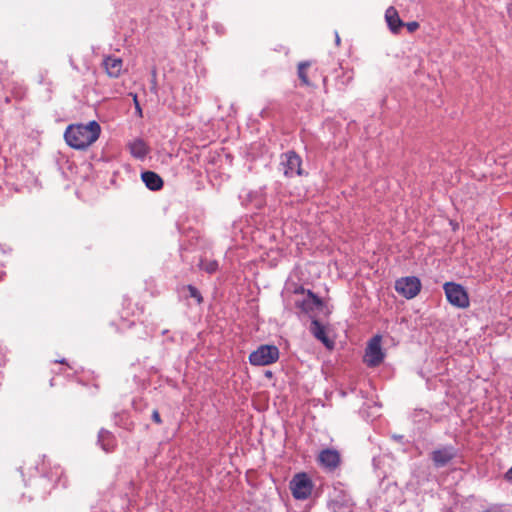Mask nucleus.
<instances>
[{
  "mask_svg": "<svg viewBox=\"0 0 512 512\" xmlns=\"http://www.w3.org/2000/svg\"><path fill=\"white\" fill-rule=\"evenodd\" d=\"M133 102H134L135 111H136L137 115L139 117H142V108H141V106L139 104V101H138V98H137L136 94L133 95Z\"/></svg>",
  "mask_w": 512,
  "mask_h": 512,
  "instance_id": "aec40b11",
  "label": "nucleus"
},
{
  "mask_svg": "<svg viewBox=\"0 0 512 512\" xmlns=\"http://www.w3.org/2000/svg\"><path fill=\"white\" fill-rule=\"evenodd\" d=\"M199 267L208 274H213L218 270L219 265L218 262L214 259H201L199 262Z\"/></svg>",
  "mask_w": 512,
  "mask_h": 512,
  "instance_id": "f3484780",
  "label": "nucleus"
},
{
  "mask_svg": "<svg viewBox=\"0 0 512 512\" xmlns=\"http://www.w3.org/2000/svg\"><path fill=\"white\" fill-rule=\"evenodd\" d=\"M313 487V482L306 473H298L290 481L291 493L297 500L310 497Z\"/></svg>",
  "mask_w": 512,
  "mask_h": 512,
  "instance_id": "39448f33",
  "label": "nucleus"
},
{
  "mask_svg": "<svg viewBox=\"0 0 512 512\" xmlns=\"http://www.w3.org/2000/svg\"><path fill=\"white\" fill-rule=\"evenodd\" d=\"M385 20L390 31L397 34L400 29L404 26V22L401 20L398 11L395 7L390 6L385 11Z\"/></svg>",
  "mask_w": 512,
  "mask_h": 512,
  "instance_id": "f8f14e48",
  "label": "nucleus"
},
{
  "mask_svg": "<svg viewBox=\"0 0 512 512\" xmlns=\"http://www.w3.org/2000/svg\"><path fill=\"white\" fill-rule=\"evenodd\" d=\"M105 437L110 438V434L106 433V435H101L102 441H104Z\"/></svg>",
  "mask_w": 512,
  "mask_h": 512,
  "instance_id": "393cba45",
  "label": "nucleus"
},
{
  "mask_svg": "<svg viewBox=\"0 0 512 512\" xmlns=\"http://www.w3.org/2000/svg\"><path fill=\"white\" fill-rule=\"evenodd\" d=\"M142 181L152 191H158L163 187L162 178L153 171H145L141 174Z\"/></svg>",
  "mask_w": 512,
  "mask_h": 512,
  "instance_id": "4468645a",
  "label": "nucleus"
},
{
  "mask_svg": "<svg viewBox=\"0 0 512 512\" xmlns=\"http://www.w3.org/2000/svg\"><path fill=\"white\" fill-rule=\"evenodd\" d=\"M279 359V349L274 345H261L249 355V362L254 366H266Z\"/></svg>",
  "mask_w": 512,
  "mask_h": 512,
  "instance_id": "20e7f679",
  "label": "nucleus"
},
{
  "mask_svg": "<svg viewBox=\"0 0 512 512\" xmlns=\"http://www.w3.org/2000/svg\"><path fill=\"white\" fill-rule=\"evenodd\" d=\"M404 26L407 28V30L410 32V33H413L415 32L418 28H419V23L417 21H411V22H408V23H404Z\"/></svg>",
  "mask_w": 512,
  "mask_h": 512,
  "instance_id": "6ab92c4d",
  "label": "nucleus"
},
{
  "mask_svg": "<svg viewBox=\"0 0 512 512\" xmlns=\"http://www.w3.org/2000/svg\"><path fill=\"white\" fill-rule=\"evenodd\" d=\"M308 298L303 301H297L296 306L304 312L313 310L314 307L322 306V300L316 296L312 291H307Z\"/></svg>",
  "mask_w": 512,
  "mask_h": 512,
  "instance_id": "2eb2a0df",
  "label": "nucleus"
},
{
  "mask_svg": "<svg viewBox=\"0 0 512 512\" xmlns=\"http://www.w3.org/2000/svg\"><path fill=\"white\" fill-rule=\"evenodd\" d=\"M103 66L109 77L118 78L123 69V61L117 57L107 56L103 60Z\"/></svg>",
  "mask_w": 512,
  "mask_h": 512,
  "instance_id": "9b49d317",
  "label": "nucleus"
},
{
  "mask_svg": "<svg viewBox=\"0 0 512 512\" xmlns=\"http://www.w3.org/2000/svg\"><path fill=\"white\" fill-rule=\"evenodd\" d=\"M130 153L139 159L144 158L148 154V146L142 139H135L129 144Z\"/></svg>",
  "mask_w": 512,
  "mask_h": 512,
  "instance_id": "dca6fc26",
  "label": "nucleus"
},
{
  "mask_svg": "<svg viewBox=\"0 0 512 512\" xmlns=\"http://www.w3.org/2000/svg\"><path fill=\"white\" fill-rule=\"evenodd\" d=\"M59 363H65V361L63 359H60Z\"/></svg>",
  "mask_w": 512,
  "mask_h": 512,
  "instance_id": "a878e982",
  "label": "nucleus"
},
{
  "mask_svg": "<svg viewBox=\"0 0 512 512\" xmlns=\"http://www.w3.org/2000/svg\"><path fill=\"white\" fill-rule=\"evenodd\" d=\"M310 331L313 336L321 341L327 348L333 347L334 342L327 337L325 327L318 320L311 322Z\"/></svg>",
  "mask_w": 512,
  "mask_h": 512,
  "instance_id": "ddd939ff",
  "label": "nucleus"
},
{
  "mask_svg": "<svg viewBox=\"0 0 512 512\" xmlns=\"http://www.w3.org/2000/svg\"><path fill=\"white\" fill-rule=\"evenodd\" d=\"M151 89L154 92H157L156 69L152 70V87H151Z\"/></svg>",
  "mask_w": 512,
  "mask_h": 512,
  "instance_id": "4be33fe9",
  "label": "nucleus"
},
{
  "mask_svg": "<svg viewBox=\"0 0 512 512\" xmlns=\"http://www.w3.org/2000/svg\"><path fill=\"white\" fill-rule=\"evenodd\" d=\"M319 464L329 471L337 469L341 463V457L335 449H324L318 455Z\"/></svg>",
  "mask_w": 512,
  "mask_h": 512,
  "instance_id": "9d476101",
  "label": "nucleus"
},
{
  "mask_svg": "<svg viewBox=\"0 0 512 512\" xmlns=\"http://www.w3.org/2000/svg\"><path fill=\"white\" fill-rule=\"evenodd\" d=\"M381 343V335H375L368 341L363 357V362L368 367H377L384 361L385 353L382 350Z\"/></svg>",
  "mask_w": 512,
  "mask_h": 512,
  "instance_id": "7ed1b4c3",
  "label": "nucleus"
},
{
  "mask_svg": "<svg viewBox=\"0 0 512 512\" xmlns=\"http://www.w3.org/2000/svg\"><path fill=\"white\" fill-rule=\"evenodd\" d=\"M504 478L506 481L512 484V467L505 473Z\"/></svg>",
  "mask_w": 512,
  "mask_h": 512,
  "instance_id": "5701e85b",
  "label": "nucleus"
},
{
  "mask_svg": "<svg viewBox=\"0 0 512 512\" xmlns=\"http://www.w3.org/2000/svg\"><path fill=\"white\" fill-rule=\"evenodd\" d=\"M298 77L302 85L305 86H315L318 80L324 78L317 68L313 69L312 63L309 61L298 64Z\"/></svg>",
  "mask_w": 512,
  "mask_h": 512,
  "instance_id": "6e6552de",
  "label": "nucleus"
},
{
  "mask_svg": "<svg viewBox=\"0 0 512 512\" xmlns=\"http://www.w3.org/2000/svg\"><path fill=\"white\" fill-rule=\"evenodd\" d=\"M187 290L189 292V296L194 298L198 304H201L203 302V297L195 286L187 285Z\"/></svg>",
  "mask_w": 512,
  "mask_h": 512,
  "instance_id": "a211bd4d",
  "label": "nucleus"
},
{
  "mask_svg": "<svg viewBox=\"0 0 512 512\" xmlns=\"http://www.w3.org/2000/svg\"><path fill=\"white\" fill-rule=\"evenodd\" d=\"M443 289L447 298V301L452 305L460 309H466L470 305L469 295L466 289L458 283L446 282L443 285Z\"/></svg>",
  "mask_w": 512,
  "mask_h": 512,
  "instance_id": "f03ea898",
  "label": "nucleus"
},
{
  "mask_svg": "<svg viewBox=\"0 0 512 512\" xmlns=\"http://www.w3.org/2000/svg\"><path fill=\"white\" fill-rule=\"evenodd\" d=\"M101 133L98 122L90 121L87 124H71L64 133L66 143L77 150H84L97 141Z\"/></svg>",
  "mask_w": 512,
  "mask_h": 512,
  "instance_id": "f257e3e1",
  "label": "nucleus"
},
{
  "mask_svg": "<svg viewBox=\"0 0 512 512\" xmlns=\"http://www.w3.org/2000/svg\"><path fill=\"white\" fill-rule=\"evenodd\" d=\"M151 417H152V420L156 424H158V425L162 424V419H161L160 413H159V411L157 409L152 411Z\"/></svg>",
  "mask_w": 512,
  "mask_h": 512,
  "instance_id": "412c9836",
  "label": "nucleus"
},
{
  "mask_svg": "<svg viewBox=\"0 0 512 512\" xmlns=\"http://www.w3.org/2000/svg\"><path fill=\"white\" fill-rule=\"evenodd\" d=\"M458 456V449L453 445H443L434 449L430 458L435 468H443Z\"/></svg>",
  "mask_w": 512,
  "mask_h": 512,
  "instance_id": "423d86ee",
  "label": "nucleus"
},
{
  "mask_svg": "<svg viewBox=\"0 0 512 512\" xmlns=\"http://www.w3.org/2000/svg\"><path fill=\"white\" fill-rule=\"evenodd\" d=\"M396 291L407 299L416 297L421 290V282L417 277H403L395 283Z\"/></svg>",
  "mask_w": 512,
  "mask_h": 512,
  "instance_id": "0eeeda50",
  "label": "nucleus"
},
{
  "mask_svg": "<svg viewBox=\"0 0 512 512\" xmlns=\"http://www.w3.org/2000/svg\"><path fill=\"white\" fill-rule=\"evenodd\" d=\"M282 164L284 165V174L287 177L302 175V160L294 151H288L282 155Z\"/></svg>",
  "mask_w": 512,
  "mask_h": 512,
  "instance_id": "1a4fd4ad",
  "label": "nucleus"
},
{
  "mask_svg": "<svg viewBox=\"0 0 512 512\" xmlns=\"http://www.w3.org/2000/svg\"><path fill=\"white\" fill-rule=\"evenodd\" d=\"M103 449L106 451V452H110L113 450V446L111 447H107L105 444H103Z\"/></svg>",
  "mask_w": 512,
  "mask_h": 512,
  "instance_id": "b1692460",
  "label": "nucleus"
}]
</instances>
